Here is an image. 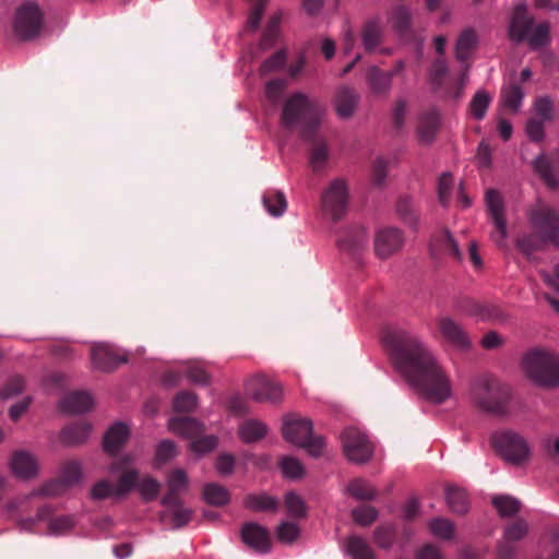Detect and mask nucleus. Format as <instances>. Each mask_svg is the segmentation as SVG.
Listing matches in <instances>:
<instances>
[{"label":"nucleus","instance_id":"ea45409f","mask_svg":"<svg viewBox=\"0 0 559 559\" xmlns=\"http://www.w3.org/2000/svg\"><path fill=\"white\" fill-rule=\"evenodd\" d=\"M262 202L265 210L273 216H281L287 207V201L282 191H266L262 197Z\"/></svg>","mask_w":559,"mask_h":559},{"label":"nucleus","instance_id":"f3484780","mask_svg":"<svg viewBox=\"0 0 559 559\" xmlns=\"http://www.w3.org/2000/svg\"><path fill=\"white\" fill-rule=\"evenodd\" d=\"M241 539L247 546L259 552H267L271 547L270 532L254 522L243 524Z\"/></svg>","mask_w":559,"mask_h":559},{"label":"nucleus","instance_id":"7ed1b4c3","mask_svg":"<svg viewBox=\"0 0 559 559\" xmlns=\"http://www.w3.org/2000/svg\"><path fill=\"white\" fill-rule=\"evenodd\" d=\"M525 376L535 384L544 388L559 385V356L550 350L534 348L522 358Z\"/></svg>","mask_w":559,"mask_h":559},{"label":"nucleus","instance_id":"e2e57ef3","mask_svg":"<svg viewBox=\"0 0 559 559\" xmlns=\"http://www.w3.org/2000/svg\"><path fill=\"white\" fill-rule=\"evenodd\" d=\"M216 444L217 438L215 436H203L201 433L191 440L190 449L195 453L203 454L215 449Z\"/></svg>","mask_w":559,"mask_h":559},{"label":"nucleus","instance_id":"680f3d73","mask_svg":"<svg viewBox=\"0 0 559 559\" xmlns=\"http://www.w3.org/2000/svg\"><path fill=\"white\" fill-rule=\"evenodd\" d=\"M453 176L450 173H443L438 180L437 192L441 205L447 206L451 199L453 188Z\"/></svg>","mask_w":559,"mask_h":559},{"label":"nucleus","instance_id":"b1692460","mask_svg":"<svg viewBox=\"0 0 559 559\" xmlns=\"http://www.w3.org/2000/svg\"><path fill=\"white\" fill-rule=\"evenodd\" d=\"M310 144L309 163L313 171H321L329 159V147L326 141L319 135L318 131L313 139H302Z\"/></svg>","mask_w":559,"mask_h":559},{"label":"nucleus","instance_id":"3c124183","mask_svg":"<svg viewBox=\"0 0 559 559\" xmlns=\"http://www.w3.org/2000/svg\"><path fill=\"white\" fill-rule=\"evenodd\" d=\"M285 507L288 514L295 519H302L307 515V507L302 498L294 491L285 495Z\"/></svg>","mask_w":559,"mask_h":559},{"label":"nucleus","instance_id":"f704fd0d","mask_svg":"<svg viewBox=\"0 0 559 559\" xmlns=\"http://www.w3.org/2000/svg\"><path fill=\"white\" fill-rule=\"evenodd\" d=\"M91 431V425L84 420L66 426L61 431V441L67 445L83 443Z\"/></svg>","mask_w":559,"mask_h":559},{"label":"nucleus","instance_id":"6ab92c4d","mask_svg":"<svg viewBox=\"0 0 559 559\" xmlns=\"http://www.w3.org/2000/svg\"><path fill=\"white\" fill-rule=\"evenodd\" d=\"M93 366L102 371L108 372L126 362V358L119 356L112 347L106 344L95 345L91 352Z\"/></svg>","mask_w":559,"mask_h":559},{"label":"nucleus","instance_id":"a18cd8bd","mask_svg":"<svg viewBox=\"0 0 559 559\" xmlns=\"http://www.w3.org/2000/svg\"><path fill=\"white\" fill-rule=\"evenodd\" d=\"M490 103H491V97L486 91H484V90L477 91L468 106L471 115L476 120L484 119Z\"/></svg>","mask_w":559,"mask_h":559},{"label":"nucleus","instance_id":"393cba45","mask_svg":"<svg viewBox=\"0 0 559 559\" xmlns=\"http://www.w3.org/2000/svg\"><path fill=\"white\" fill-rule=\"evenodd\" d=\"M61 411L68 414H81L93 407V399L87 392L73 391L59 403Z\"/></svg>","mask_w":559,"mask_h":559},{"label":"nucleus","instance_id":"5fc2aeb1","mask_svg":"<svg viewBox=\"0 0 559 559\" xmlns=\"http://www.w3.org/2000/svg\"><path fill=\"white\" fill-rule=\"evenodd\" d=\"M429 530L431 534L438 538L450 539L454 535L453 523L443 518H436L429 522Z\"/></svg>","mask_w":559,"mask_h":559},{"label":"nucleus","instance_id":"1a4fd4ad","mask_svg":"<svg viewBox=\"0 0 559 559\" xmlns=\"http://www.w3.org/2000/svg\"><path fill=\"white\" fill-rule=\"evenodd\" d=\"M322 211L333 221L341 219L347 212L348 188L343 179L333 180L321 195Z\"/></svg>","mask_w":559,"mask_h":559},{"label":"nucleus","instance_id":"f257e3e1","mask_svg":"<svg viewBox=\"0 0 559 559\" xmlns=\"http://www.w3.org/2000/svg\"><path fill=\"white\" fill-rule=\"evenodd\" d=\"M383 343L395 369L421 395L442 403L451 394V384L429 348L413 333L402 329L386 330Z\"/></svg>","mask_w":559,"mask_h":559},{"label":"nucleus","instance_id":"dca6fc26","mask_svg":"<svg viewBox=\"0 0 559 559\" xmlns=\"http://www.w3.org/2000/svg\"><path fill=\"white\" fill-rule=\"evenodd\" d=\"M533 168L547 186L552 189L559 186V151L540 154L533 162Z\"/></svg>","mask_w":559,"mask_h":559},{"label":"nucleus","instance_id":"f8f14e48","mask_svg":"<svg viewBox=\"0 0 559 559\" xmlns=\"http://www.w3.org/2000/svg\"><path fill=\"white\" fill-rule=\"evenodd\" d=\"M485 200L489 217L495 225V231L491 234V238L499 247H506L504 240L508 236V228L503 199L499 191L489 189L486 191Z\"/></svg>","mask_w":559,"mask_h":559},{"label":"nucleus","instance_id":"4c0bfd02","mask_svg":"<svg viewBox=\"0 0 559 559\" xmlns=\"http://www.w3.org/2000/svg\"><path fill=\"white\" fill-rule=\"evenodd\" d=\"M545 243H550V241L536 230L535 233L524 234L516 239V248L527 257L542 249Z\"/></svg>","mask_w":559,"mask_h":559},{"label":"nucleus","instance_id":"c85d7f7f","mask_svg":"<svg viewBox=\"0 0 559 559\" xmlns=\"http://www.w3.org/2000/svg\"><path fill=\"white\" fill-rule=\"evenodd\" d=\"M129 429L122 423L111 426L104 437V450L109 454H116L127 442Z\"/></svg>","mask_w":559,"mask_h":559},{"label":"nucleus","instance_id":"79ce46f5","mask_svg":"<svg viewBox=\"0 0 559 559\" xmlns=\"http://www.w3.org/2000/svg\"><path fill=\"white\" fill-rule=\"evenodd\" d=\"M204 500L212 506L223 507L229 502V491L218 484H207L203 489Z\"/></svg>","mask_w":559,"mask_h":559},{"label":"nucleus","instance_id":"774afa93","mask_svg":"<svg viewBox=\"0 0 559 559\" xmlns=\"http://www.w3.org/2000/svg\"><path fill=\"white\" fill-rule=\"evenodd\" d=\"M527 532V524L524 520H516L504 531V538L508 542H516L525 536Z\"/></svg>","mask_w":559,"mask_h":559},{"label":"nucleus","instance_id":"f03ea898","mask_svg":"<svg viewBox=\"0 0 559 559\" xmlns=\"http://www.w3.org/2000/svg\"><path fill=\"white\" fill-rule=\"evenodd\" d=\"M323 115L324 107L317 99L294 93L284 102L280 121L288 132H297L301 139H313Z\"/></svg>","mask_w":559,"mask_h":559},{"label":"nucleus","instance_id":"423d86ee","mask_svg":"<svg viewBox=\"0 0 559 559\" xmlns=\"http://www.w3.org/2000/svg\"><path fill=\"white\" fill-rule=\"evenodd\" d=\"M490 444L498 455L513 465H521L531 456V448L526 439L510 429L493 432Z\"/></svg>","mask_w":559,"mask_h":559},{"label":"nucleus","instance_id":"9d476101","mask_svg":"<svg viewBox=\"0 0 559 559\" xmlns=\"http://www.w3.org/2000/svg\"><path fill=\"white\" fill-rule=\"evenodd\" d=\"M343 451L348 461L356 464L368 462L373 453V445L368 437L356 428H347L342 433Z\"/></svg>","mask_w":559,"mask_h":559},{"label":"nucleus","instance_id":"ddd939ff","mask_svg":"<svg viewBox=\"0 0 559 559\" xmlns=\"http://www.w3.org/2000/svg\"><path fill=\"white\" fill-rule=\"evenodd\" d=\"M247 394L254 401L278 403L282 400V386L264 376L252 378L246 385Z\"/></svg>","mask_w":559,"mask_h":559},{"label":"nucleus","instance_id":"c756f323","mask_svg":"<svg viewBox=\"0 0 559 559\" xmlns=\"http://www.w3.org/2000/svg\"><path fill=\"white\" fill-rule=\"evenodd\" d=\"M448 64L444 59L437 58L430 68L429 80L435 92H441L450 95V84L448 83Z\"/></svg>","mask_w":559,"mask_h":559},{"label":"nucleus","instance_id":"aec40b11","mask_svg":"<svg viewBox=\"0 0 559 559\" xmlns=\"http://www.w3.org/2000/svg\"><path fill=\"white\" fill-rule=\"evenodd\" d=\"M368 236L360 226H352L342 231L337 239V246L341 250L352 254L357 253L366 247Z\"/></svg>","mask_w":559,"mask_h":559},{"label":"nucleus","instance_id":"412c9836","mask_svg":"<svg viewBox=\"0 0 559 559\" xmlns=\"http://www.w3.org/2000/svg\"><path fill=\"white\" fill-rule=\"evenodd\" d=\"M360 96L352 87L342 86L335 95V110L340 118L349 119L354 116L358 106Z\"/></svg>","mask_w":559,"mask_h":559},{"label":"nucleus","instance_id":"6e6d98bb","mask_svg":"<svg viewBox=\"0 0 559 559\" xmlns=\"http://www.w3.org/2000/svg\"><path fill=\"white\" fill-rule=\"evenodd\" d=\"M535 116L538 119H542L543 121H551L554 119V100L545 95V96H538L534 100L533 105Z\"/></svg>","mask_w":559,"mask_h":559},{"label":"nucleus","instance_id":"6e6552de","mask_svg":"<svg viewBox=\"0 0 559 559\" xmlns=\"http://www.w3.org/2000/svg\"><path fill=\"white\" fill-rule=\"evenodd\" d=\"M531 226L540 233L550 243L559 247V212L538 202L528 212Z\"/></svg>","mask_w":559,"mask_h":559},{"label":"nucleus","instance_id":"2f4dec72","mask_svg":"<svg viewBox=\"0 0 559 559\" xmlns=\"http://www.w3.org/2000/svg\"><path fill=\"white\" fill-rule=\"evenodd\" d=\"M366 79L372 94L379 96L389 94L392 86L391 74L378 67H371L367 71Z\"/></svg>","mask_w":559,"mask_h":559},{"label":"nucleus","instance_id":"a19ab883","mask_svg":"<svg viewBox=\"0 0 559 559\" xmlns=\"http://www.w3.org/2000/svg\"><path fill=\"white\" fill-rule=\"evenodd\" d=\"M266 426L254 419H249L239 427V435L246 443L262 439L266 435Z\"/></svg>","mask_w":559,"mask_h":559},{"label":"nucleus","instance_id":"338daca9","mask_svg":"<svg viewBox=\"0 0 559 559\" xmlns=\"http://www.w3.org/2000/svg\"><path fill=\"white\" fill-rule=\"evenodd\" d=\"M187 378L194 384L207 385L210 383V374L198 364H191L186 369Z\"/></svg>","mask_w":559,"mask_h":559},{"label":"nucleus","instance_id":"864d4df0","mask_svg":"<svg viewBox=\"0 0 559 559\" xmlns=\"http://www.w3.org/2000/svg\"><path fill=\"white\" fill-rule=\"evenodd\" d=\"M492 504L501 516H510L520 511V501L510 496H495Z\"/></svg>","mask_w":559,"mask_h":559},{"label":"nucleus","instance_id":"5701e85b","mask_svg":"<svg viewBox=\"0 0 559 559\" xmlns=\"http://www.w3.org/2000/svg\"><path fill=\"white\" fill-rule=\"evenodd\" d=\"M13 474L23 479H28L37 474V462L35 457L26 451H15L10 461Z\"/></svg>","mask_w":559,"mask_h":559},{"label":"nucleus","instance_id":"bf43d9fd","mask_svg":"<svg viewBox=\"0 0 559 559\" xmlns=\"http://www.w3.org/2000/svg\"><path fill=\"white\" fill-rule=\"evenodd\" d=\"M352 516L357 524L361 526H369L377 520L378 511L371 506L362 504L353 509Z\"/></svg>","mask_w":559,"mask_h":559},{"label":"nucleus","instance_id":"37998d69","mask_svg":"<svg viewBox=\"0 0 559 559\" xmlns=\"http://www.w3.org/2000/svg\"><path fill=\"white\" fill-rule=\"evenodd\" d=\"M445 499L452 512L464 514L468 509L467 495L463 489L456 487H448Z\"/></svg>","mask_w":559,"mask_h":559},{"label":"nucleus","instance_id":"cd10ccee","mask_svg":"<svg viewBox=\"0 0 559 559\" xmlns=\"http://www.w3.org/2000/svg\"><path fill=\"white\" fill-rule=\"evenodd\" d=\"M439 330L442 336L460 348L469 346V341L462 328L450 318H442L439 321Z\"/></svg>","mask_w":559,"mask_h":559},{"label":"nucleus","instance_id":"de8ad7c7","mask_svg":"<svg viewBox=\"0 0 559 559\" xmlns=\"http://www.w3.org/2000/svg\"><path fill=\"white\" fill-rule=\"evenodd\" d=\"M390 23L394 31L400 34L408 32L411 26V13L404 5L395 7L390 14Z\"/></svg>","mask_w":559,"mask_h":559},{"label":"nucleus","instance_id":"e433bc0d","mask_svg":"<svg viewBox=\"0 0 559 559\" xmlns=\"http://www.w3.org/2000/svg\"><path fill=\"white\" fill-rule=\"evenodd\" d=\"M468 312L484 321H501L504 319L502 309L490 302L471 301Z\"/></svg>","mask_w":559,"mask_h":559},{"label":"nucleus","instance_id":"20e7f679","mask_svg":"<svg viewBox=\"0 0 559 559\" xmlns=\"http://www.w3.org/2000/svg\"><path fill=\"white\" fill-rule=\"evenodd\" d=\"M472 396L481 409L502 415L510 401V388L496 378H481L474 382Z\"/></svg>","mask_w":559,"mask_h":559},{"label":"nucleus","instance_id":"c9c22d12","mask_svg":"<svg viewBox=\"0 0 559 559\" xmlns=\"http://www.w3.org/2000/svg\"><path fill=\"white\" fill-rule=\"evenodd\" d=\"M382 28L380 24L370 20L367 21L361 29V41L367 52H373L382 41Z\"/></svg>","mask_w":559,"mask_h":559},{"label":"nucleus","instance_id":"58836bf2","mask_svg":"<svg viewBox=\"0 0 559 559\" xmlns=\"http://www.w3.org/2000/svg\"><path fill=\"white\" fill-rule=\"evenodd\" d=\"M188 478L182 469H175L168 479V491L162 498V503H169L175 499H180V491L187 486Z\"/></svg>","mask_w":559,"mask_h":559},{"label":"nucleus","instance_id":"72a5a7b5","mask_svg":"<svg viewBox=\"0 0 559 559\" xmlns=\"http://www.w3.org/2000/svg\"><path fill=\"white\" fill-rule=\"evenodd\" d=\"M345 552L352 559H376V554L369 543L358 535L347 537L345 545Z\"/></svg>","mask_w":559,"mask_h":559},{"label":"nucleus","instance_id":"a211bd4d","mask_svg":"<svg viewBox=\"0 0 559 559\" xmlns=\"http://www.w3.org/2000/svg\"><path fill=\"white\" fill-rule=\"evenodd\" d=\"M130 459H118L110 465L111 473L120 472L121 475L116 486V496H123L130 492L134 487H138L139 473L133 468H129Z\"/></svg>","mask_w":559,"mask_h":559},{"label":"nucleus","instance_id":"39448f33","mask_svg":"<svg viewBox=\"0 0 559 559\" xmlns=\"http://www.w3.org/2000/svg\"><path fill=\"white\" fill-rule=\"evenodd\" d=\"M283 436L285 440L305 448L312 456H320L323 450V438L312 432V421L297 415L285 417L283 424Z\"/></svg>","mask_w":559,"mask_h":559},{"label":"nucleus","instance_id":"13d9d810","mask_svg":"<svg viewBox=\"0 0 559 559\" xmlns=\"http://www.w3.org/2000/svg\"><path fill=\"white\" fill-rule=\"evenodd\" d=\"M395 527L391 524H385L378 526L373 532L374 543L384 549H388L392 546L395 539Z\"/></svg>","mask_w":559,"mask_h":559},{"label":"nucleus","instance_id":"0eeeda50","mask_svg":"<svg viewBox=\"0 0 559 559\" xmlns=\"http://www.w3.org/2000/svg\"><path fill=\"white\" fill-rule=\"evenodd\" d=\"M44 25V14L34 1L22 3L15 12L13 32L16 38L26 41L36 38Z\"/></svg>","mask_w":559,"mask_h":559},{"label":"nucleus","instance_id":"052dcab7","mask_svg":"<svg viewBox=\"0 0 559 559\" xmlns=\"http://www.w3.org/2000/svg\"><path fill=\"white\" fill-rule=\"evenodd\" d=\"M138 489L145 501H152L158 496L160 484L153 477L145 476L143 479H139Z\"/></svg>","mask_w":559,"mask_h":559},{"label":"nucleus","instance_id":"09e8293b","mask_svg":"<svg viewBox=\"0 0 559 559\" xmlns=\"http://www.w3.org/2000/svg\"><path fill=\"white\" fill-rule=\"evenodd\" d=\"M347 491L358 500H372L377 495V490L361 478L353 479L347 486Z\"/></svg>","mask_w":559,"mask_h":559},{"label":"nucleus","instance_id":"49530a36","mask_svg":"<svg viewBox=\"0 0 559 559\" xmlns=\"http://www.w3.org/2000/svg\"><path fill=\"white\" fill-rule=\"evenodd\" d=\"M245 507L252 511H270L277 508V500L266 493L249 495L245 499Z\"/></svg>","mask_w":559,"mask_h":559},{"label":"nucleus","instance_id":"c03bdc74","mask_svg":"<svg viewBox=\"0 0 559 559\" xmlns=\"http://www.w3.org/2000/svg\"><path fill=\"white\" fill-rule=\"evenodd\" d=\"M396 213L399 217L411 227H415L418 221L417 209L408 197H401L396 204Z\"/></svg>","mask_w":559,"mask_h":559},{"label":"nucleus","instance_id":"bb28decb","mask_svg":"<svg viewBox=\"0 0 559 559\" xmlns=\"http://www.w3.org/2000/svg\"><path fill=\"white\" fill-rule=\"evenodd\" d=\"M478 44V36L474 28L467 27L463 29L457 37L455 44V58L464 63L472 56Z\"/></svg>","mask_w":559,"mask_h":559},{"label":"nucleus","instance_id":"0e129e2a","mask_svg":"<svg viewBox=\"0 0 559 559\" xmlns=\"http://www.w3.org/2000/svg\"><path fill=\"white\" fill-rule=\"evenodd\" d=\"M545 123L546 121H543L537 117H532L527 120L525 126V132L533 142L539 143L544 140Z\"/></svg>","mask_w":559,"mask_h":559},{"label":"nucleus","instance_id":"9b49d317","mask_svg":"<svg viewBox=\"0 0 559 559\" xmlns=\"http://www.w3.org/2000/svg\"><path fill=\"white\" fill-rule=\"evenodd\" d=\"M82 478V468L79 462L69 461L64 463L60 471V476L44 484L33 496L55 497L62 495L67 489L76 485Z\"/></svg>","mask_w":559,"mask_h":559},{"label":"nucleus","instance_id":"69168bd1","mask_svg":"<svg viewBox=\"0 0 559 559\" xmlns=\"http://www.w3.org/2000/svg\"><path fill=\"white\" fill-rule=\"evenodd\" d=\"M300 534L298 525L292 522H282L276 531L280 542L290 544L295 542Z\"/></svg>","mask_w":559,"mask_h":559},{"label":"nucleus","instance_id":"4468645a","mask_svg":"<svg viewBox=\"0 0 559 559\" xmlns=\"http://www.w3.org/2000/svg\"><path fill=\"white\" fill-rule=\"evenodd\" d=\"M404 243L403 233L394 227L380 229L374 238V251L380 259H388Z\"/></svg>","mask_w":559,"mask_h":559},{"label":"nucleus","instance_id":"8fccbe9b","mask_svg":"<svg viewBox=\"0 0 559 559\" xmlns=\"http://www.w3.org/2000/svg\"><path fill=\"white\" fill-rule=\"evenodd\" d=\"M549 29L550 25L548 22H543L532 27L530 35L526 37L528 45L533 48H540L548 45L549 43Z\"/></svg>","mask_w":559,"mask_h":559},{"label":"nucleus","instance_id":"a878e982","mask_svg":"<svg viewBox=\"0 0 559 559\" xmlns=\"http://www.w3.org/2000/svg\"><path fill=\"white\" fill-rule=\"evenodd\" d=\"M431 251L433 254H448L457 261L462 259V252L459 248V245L448 229H443L433 236L431 241Z\"/></svg>","mask_w":559,"mask_h":559},{"label":"nucleus","instance_id":"473e14b6","mask_svg":"<svg viewBox=\"0 0 559 559\" xmlns=\"http://www.w3.org/2000/svg\"><path fill=\"white\" fill-rule=\"evenodd\" d=\"M169 428L173 432L193 439L203 433L204 427L194 418L190 417H175L169 421Z\"/></svg>","mask_w":559,"mask_h":559},{"label":"nucleus","instance_id":"2eb2a0df","mask_svg":"<svg viewBox=\"0 0 559 559\" xmlns=\"http://www.w3.org/2000/svg\"><path fill=\"white\" fill-rule=\"evenodd\" d=\"M534 17L527 12L525 4H518L511 15L508 29L509 38L515 43H522L530 35L534 26Z\"/></svg>","mask_w":559,"mask_h":559},{"label":"nucleus","instance_id":"4d7b16f0","mask_svg":"<svg viewBox=\"0 0 559 559\" xmlns=\"http://www.w3.org/2000/svg\"><path fill=\"white\" fill-rule=\"evenodd\" d=\"M198 404L197 394L188 391L179 392L174 399V408L179 413H190Z\"/></svg>","mask_w":559,"mask_h":559},{"label":"nucleus","instance_id":"603ef678","mask_svg":"<svg viewBox=\"0 0 559 559\" xmlns=\"http://www.w3.org/2000/svg\"><path fill=\"white\" fill-rule=\"evenodd\" d=\"M523 98L524 93L519 84H510L502 90L503 104L513 111L519 110Z\"/></svg>","mask_w":559,"mask_h":559},{"label":"nucleus","instance_id":"4be33fe9","mask_svg":"<svg viewBox=\"0 0 559 559\" xmlns=\"http://www.w3.org/2000/svg\"><path fill=\"white\" fill-rule=\"evenodd\" d=\"M162 504L166 510L160 513V519L165 521L169 518L173 528H181L191 521L193 511L185 507L181 499H175L173 502Z\"/></svg>","mask_w":559,"mask_h":559},{"label":"nucleus","instance_id":"7c9ffc66","mask_svg":"<svg viewBox=\"0 0 559 559\" xmlns=\"http://www.w3.org/2000/svg\"><path fill=\"white\" fill-rule=\"evenodd\" d=\"M440 115L436 109L421 114L418 124V136L421 142L430 143L439 129Z\"/></svg>","mask_w":559,"mask_h":559}]
</instances>
